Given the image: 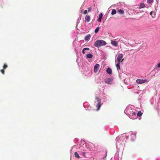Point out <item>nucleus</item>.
Here are the masks:
<instances>
[{
	"instance_id": "1",
	"label": "nucleus",
	"mask_w": 160,
	"mask_h": 160,
	"mask_svg": "<svg viewBox=\"0 0 160 160\" xmlns=\"http://www.w3.org/2000/svg\"><path fill=\"white\" fill-rule=\"evenodd\" d=\"M107 43L104 40H98L96 41L94 44V46L97 48H99L102 46L105 45Z\"/></svg>"
},
{
	"instance_id": "2",
	"label": "nucleus",
	"mask_w": 160,
	"mask_h": 160,
	"mask_svg": "<svg viewBox=\"0 0 160 160\" xmlns=\"http://www.w3.org/2000/svg\"><path fill=\"white\" fill-rule=\"evenodd\" d=\"M123 55L122 54H119L117 59V61L118 62H122L123 60V59H122Z\"/></svg>"
},
{
	"instance_id": "3",
	"label": "nucleus",
	"mask_w": 160,
	"mask_h": 160,
	"mask_svg": "<svg viewBox=\"0 0 160 160\" xmlns=\"http://www.w3.org/2000/svg\"><path fill=\"white\" fill-rule=\"evenodd\" d=\"M137 83L138 84H142L148 82L147 79H138L136 80Z\"/></svg>"
},
{
	"instance_id": "4",
	"label": "nucleus",
	"mask_w": 160,
	"mask_h": 160,
	"mask_svg": "<svg viewBox=\"0 0 160 160\" xmlns=\"http://www.w3.org/2000/svg\"><path fill=\"white\" fill-rule=\"evenodd\" d=\"M94 145L92 143H90L88 144L87 148L89 150L93 151L94 149Z\"/></svg>"
},
{
	"instance_id": "5",
	"label": "nucleus",
	"mask_w": 160,
	"mask_h": 160,
	"mask_svg": "<svg viewBox=\"0 0 160 160\" xmlns=\"http://www.w3.org/2000/svg\"><path fill=\"white\" fill-rule=\"evenodd\" d=\"M99 68V65L98 64H96L94 66V70L95 73L98 72Z\"/></svg>"
},
{
	"instance_id": "6",
	"label": "nucleus",
	"mask_w": 160,
	"mask_h": 160,
	"mask_svg": "<svg viewBox=\"0 0 160 160\" xmlns=\"http://www.w3.org/2000/svg\"><path fill=\"white\" fill-rule=\"evenodd\" d=\"M112 81L113 79L110 78H106L104 80L105 82L109 84H111Z\"/></svg>"
},
{
	"instance_id": "7",
	"label": "nucleus",
	"mask_w": 160,
	"mask_h": 160,
	"mask_svg": "<svg viewBox=\"0 0 160 160\" xmlns=\"http://www.w3.org/2000/svg\"><path fill=\"white\" fill-rule=\"evenodd\" d=\"M118 42L114 41L113 40H111V43L113 46H118Z\"/></svg>"
},
{
	"instance_id": "8",
	"label": "nucleus",
	"mask_w": 160,
	"mask_h": 160,
	"mask_svg": "<svg viewBox=\"0 0 160 160\" xmlns=\"http://www.w3.org/2000/svg\"><path fill=\"white\" fill-rule=\"evenodd\" d=\"M90 19V17L89 15H87L86 16L85 19L87 22H89Z\"/></svg>"
},
{
	"instance_id": "9",
	"label": "nucleus",
	"mask_w": 160,
	"mask_h": 160,
	"mask_svg": "<svg viewBox=\"0 0 160 160\" xmlns=\"http://www.w3.org/2000/svg\"><path fill=\"white\" fill-rule=\"evenodd\" d=\"M106 72L107 73L109 74H111L112 73V70L110 68H108L107 69Z\"/></svg>"
},
{
	"instance_id": "10",
	"label": "nucleus",
	"mask_w": 160,
	"mask_h": 160,
	"mask_svg": "<svg viewBox=\"0 0 160 160\" xmlns=\"http://www.w3.org/2000/svg\"><path fill=\"white\" fill-rule=\"evenodd\" d=\"M90 37H91V35L90 34H88L87 35H86L85 38H84V39L86 41H87V40H89L90 39Z\"/></svg>"
},
{
	"instance_id": "11",
	"label": "nucleus",
	"mask_w": 160,
	"mask_h": 160,
	"mask_svg": "<svg viewBox=\"0 0 160 160\" xmlns=\"http://www.w3.org/2000/svg\"><path fill=\"white\" fill-rule=\"evenodd\" d=\"M103 14L102 13H101L99 15L98 17V19L97 20L98 22H101L102 18V17L103 16Z\"/></svg>"
},
{
	"instance_id": "12",
	"label": "nucleus",
	"mask_w": 160,
	"mask_h": 160,
	"mask_svg": "<svg viewBox=\"0 0 160 160\" xmlns=\"http://www.w3.org/2000/svg\"><path fill=\"white\" fill-rule=\"evenodd\" d=\"M145 7V4L143 3H142L140 4V5L138 7L139 9L143 8Z\"/></svg>"
},
{
	"instance_id": "13",
	"label": "nucleus",
	"mask_w": 160,
	"mask_h": 160,
	"mask_svg": "<svg viewBox=\"0 0 160 160\" xmlns=\"http://www.w3.org/2000/svg\"><path fill=\"white\" fill-rule=\"evenodd\" d=\"M101 106V103L98 102V103L97 104V110H98L99 109Z\"/></svg>"
},
{
	"instance_id": "14",
	"label": "nucleus",
	"mask_w": 160,
	"mask_h": 160,
	"mask_svg": "<svg viewBox=\"0 0 160 160\" xmlns=\"http://www.w3.org/2000/svg\"><path fill=\"white\" fill-rule=\"evenodd\" d=\"M118 12L120 14H123L124 13V11L121 9L118 10Z\"/></svg>"
},
{
	"instance_id": "15",
	"label": "nucleus",
	"mask_w": 160,
	"mask_h": 160,
	"mask_svg": "<svg viewBox=\"0 0 160 160\" xmlns=\"http://www.w3.org/2000/svg\"><path fill=\"white\" fill-rule=\"evenodd\" d=\"M116 67L118 70L120 69V62H118V63L116 64Z\"/></svg>"
},
{
	"instance_id": "16",
	"label": "nucleus",
	"mask_w": 160,
	"mask_h": 160,
	"mask_svg": "<svg viewBox=\"0 0 160 160\" xmlns=\"http://www.w3.org/2000/svg\"><path fill=\"white\" fill-rule=\"evenodd\" d=\"M87 57L88 58H91L92 57V55L91 53H89L87 55Z\"/></svg>"
},
{
	"instance_id": "17",
	"label": "nucleus",
	"mask_w": 160,
	"mask_h": 160,
	"mask_svg": "<svg viewBox=\"0 0 160 160\" xmlns=\"http://www.w3.org/2000/svg\"><path fill=\"white\" fill-rule=\"evenodd\" d=\"M150 14L152 16L153 18H155V14L153 11H151L150 13Z\"/></svg>"
},
{
	"instance_id": "18",
	"label": "nucleus",
	"mask_w": 160,
	"mask_h": 160,
	"mask_svg": "<svg viewBox=\"0 0 160 160\" xmlns=\"http://www.w3.org/2000/svg\"><path fill=\"white\" fill-rule=\"evenodd\" d=\"M116 11L115 9H112V11L111 14L112 15H113L116 14Z\"/></svg>"
},
{
	"instance_id": "19",
	"label": "nucleus",
	"mask_w": 160,
	"mask_h": 160,
	"mask_svg": "<svg viewBox=\"0 0 160 160\" xmlns=\"http://www.w3.org/2000/svg\"><path fill=\"white\" fill-rule=\"evenodd\" d=\"M142 113L141 111H139L137 113V116L138 117H141L142 115Z\"/></svg>"
},
{
	"instance_id": "20",
	"label": "nucleus",
	"mask_w": 160,
	"mask_h": 160,
	"mask_svg": "<svg viewBox=\"0 0 160 160\" xmlns=\"http://www.w3.org/2000/svg\"><path fill=\"white\" fill-rule=\"evenodd\" d=\"M74 155L76 158H79V156L78 154V153H77V152H75L74 153Z\"/></svg>"
},
{
	"instance_id": "21",
	"label": "nucleus",
	"mask_w": 160,
	"mask_h": 160,
	"mask_svg": "<svg viewBox=\"0 0 160 160\" xmlns=\"http://www.w3.org/2000/svg\"><path fill=\"white\" fill-rule=\"evenodd\" d=\"M96 99L97 100V101L98 102H100L101 103V100L99 98H98L96 97Z\"/></svg>"
},
{
	"instance_id": "22",
	"label": "nucleus",
	"mask_w": 160,
	"mask_h": 160,
	"mask_svg": "<svg viewBox=\"0 0 160 160\" xmlns=\"http://www.w3.org/2000/svg\"><path fill=\"white\" fill-rule=\"evenodd\" d=\"M99 27H97L95 30V33H97L99 31Z\"/></svg>"
},
{
	"instance_id": "23",
	"label": "nucleus",
	"mask_w": 160,
	"mask_h": 160,
	"mask_svg": "<svg viewBox=\"0 0 160 160\" xmlns=\"http://www.w3.org/2000/svg\"><path fill=\"white\" fill-rule=\"evenodd\" d=\"M153 0H148L147 3L150 4L153 2Z\"/></svg>"
},
{
	"instance_id": "24",
	"label": "nucleus",
	"mask_w": 160,
	"mask_h": 160,
	"mask_svg": "<svg viewBox=\"0 0 160 160\" xmlns=\"http://www.w3.org/2000/svg\"><path fill=\"white\" fill-rule=\"evenodd\" d=\"M7 67H8V65L5 64L4 65L3 67V68L4 69L6 68Z\"/></svg>"
},
{
	"instance_id": "25",
	"label": "nucleus",
	"mask_w": 160,
	"mask_h": 160,
	"mask_svg": "<svg viewBox=\"0 0 160 160\" xmlns=\"http://www.w3.org/2000/svg\"><path fill=\"white\" fill-rule=\"evenodd\" d=\"M88 12H90L91 11V7H90L88 8Z\"/></svg>"
},
{
	"instance_id": "26",
	"label": "nucleus",
	"mask_w": 160,
	"mask_h": 160,
	"mask_svg": "<svg viewBox=\"0 0 160 160\" xmlns=\"http://www.w3.org/2000/svg\"><path fill=\"white\" fill-rule=\"evenodd\" d=\"M87 13V10H85L83 12V14H84V15H86Z\"/></svg>"
},
{
	"instance_id": "27",
	"label": "nucleus",
	"mask_w": 160,
	"mask_h": 160,
	"mask_svg": "<svg viewBox=\"0 0 160 160\" xmlns=\"http://www.w3.org/2000/svg\"><path fill=\"white\" fill-rule=\"evenodd\" d=\"M1 72L3 74H4V73H5V71L4 70V69H2V70H1Z\"/></svg>"
},
{
	"instance_id": "28",
	"label": "nucleus",
	"mask_w": 160,
	"mask_h": 160,
	"mask_svg": "<svg viewBox=\"0 0 160 160\" xmlns=\"http://www.w3.org/2000/svg\"><path fill=\"white\" fill-rule=\"evenodd\" d=\"M89 48H84V50H89Z\"/></svg>"
},
{
	"instance_id": "29",
	"label": "nucleus",
	"mask_w": 160,
	"mask_h": 160,
	"mask_svg": "<svg viewBox=\"0 0 160 160\" xmlns=\"http://www.w3.org/2000/svg\"><path fill=\"white\" fill-rule=\"evenodd\" d=\"M85 50H84V48H83V49L82 51V52L83 54H84L85 53Z\"/></svg>"
},
{
	"instance_id": "30",
	"label": "nucleus",
	"mask_w": 160,
	"mask_h": 160,
	"mask_svg": "<svg viewBox=\"0 0 160 160\" xmlns=\"http://www.w3.org/2000/svg\"><path fill=\"white\" fill-rule=\"evenodd\" d=\"M158 68H160V62L158 64Z\"/></svg>"
},
{
	"instance_id": "31",
	"label": "nucleus",
	"mask_w": 160,
	"mask_h": 160,
	"mask_svg": "<svg viewBox=\"0 0 160 160\" xmlns=\"http://www.w3.org/2000/svg\"><path fill=\"white\" fill-rule=\"evenodd\" d=\"M132 115H135L136 114V113L134 112H132Z\"/></svg>"
},
{
	"instance_id": "32",
	"label": "nucleus",
	"mask_w": 160,
	"mask_h": 160,
	"mask_svg": "<svg viewBox=\"0 0 160 160\" xmlns=\"http://www.w3.org/2000/svg\"><path fill=\"white\" fill-rule=\"evenodd\" d=\"M82 153L83 154H84L85 153V152H82Z\"/></svg>"
},
{
	"instance_id": "33",
	"label": "nucleus",
	"mask_w": 160,
	"mask_h": 160,
	"mask_svg": "<svg viewBox=\"0 0 160 160\" xmlns=\"http://www.w3.org/2000/svg\"><path fill=\"white\" fill-rule=\"evenodd\" d=\"M140 49L138 48V49L137 50V51H139L140 50Z\"/></svg>"
}]
</instances>
